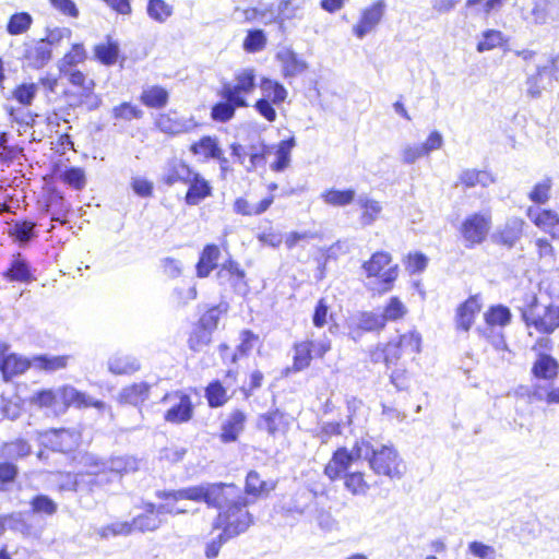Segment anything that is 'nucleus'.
Wrapping results in <instances>:
<instances>
[{
    "instance_id": "a18cd8bd",
    "label": "nucleus",
    "mask_w": 559,
    "mask_h": 559,
    "mask_svg": "<svg viewBox=\"0 0 559 559\" xmlns=\"http://www.w3.org/2000/svg\"><path fill=\"white\" fill-rule=\"evenodd\" d=\"M86 58V51L82 44H74L72 49L58 61L59 71L74 68L76 64L83 62Z\"/></svg>"
},
{
    "instance_id": "f257e3e1",
    "label": "nucleus",
    "mask_w": 559,
    "mask_h": 559,
    "mask_svg": "<svg viewBox=\"0 0 559 559\" xmlns=\"http://www.w3.org/2000/svg\"><path fill=\"white\" fill-rule=\"evenodd\" d=\"M228 485L225 483H204L199 486L182 488L179 490L157 491L160 499H173L175 501L188 499L197 502H205L209 507L222 508L224 501L223 490Z\"/></svg>"
},
{
    "instance_id": "3c124183",
    "label": "nucleus",
    "mask_w": 559,
    "mask_h": 559,
    "mask_svg": "<svg viewBox=\"0 0 559 559\" xmlns=\"http://www.w3.org/2000/svg\"><path fill=\"white\" fill-rule=\"evenodd\" d=\"M119 56V45L117 43L99 44L95 47V57L106 66L116 63Z\"/></svg>"
},
{
    "instance_id": "6e6552de",
    "label": "nucleus",
    "mask_w": 559,
    "mask_h": 559,
    "mask_svg": "<svg viewBox=\"0 0 559 559\" xmlns=\"http://www.w3.org/2000/svg\"><path fill=\"white\" fill-rule=\"evenodd\" d=\"M385 11V2L378 0L371 7L365 9L359 22L354 26L353 33L359 39H362L381 21Z\"/></svg>"
},
{
    "instance_id": "f03ea898",
    "label": "nucleus",
    "mask_w": 559,
    "mask_h": 559,
    "mask_svg": "<svg viewBox=\"0 0 559 559\" xmlns=\"http://www.w3.org/2000/svg\"><path fill=\"white\" fill-rule=\"evenodd\" d=\"M491 228V216L488 213H473L467 215L460 226V234L467 249L483 243Z\"/></svg>"
},
{
    "instance_id": "c756f323",
    "label": "nucleus",
    "mask_w": 559,
    "mask_h": 559,
    "mask_svg": "<svg viewBox=\"0 0 559 559\" xmlns=\"http://www.w3.org/2000/svg\"><path fill=\"white\" fill-rule=\"evenodd\" d=\"M271 156H273V159L270 163L271 168L274 171H280V145H263L261 152L250 154V163L252 167L263 166L267 163Z\"/></svg>"
},
{
    "instance_id": "f8f14e48",
    "label": "nucleus",
    "mask_w": 559,
    "mask_h": 559,
    "mask_svg": "<svg viewBox=\"0 0 559 559\" xmlns=\"http://www.w3.org/2000/svg\"><path fill=\"white\" fill-rule=\"evenodd\" d=\"M531 373L537 380H554L559 373V362L550 354L538 353L533 362Z\"/></svg>"
},
{
    "instance_id": "2eb2a0df",
    "label": "nucleus",
    "mask_w": 559,
    "mask_h": 559,
    "mask_svg": "<svg viewBox=\"0 0 559 559\" xmlns=\"http://www.w3.org/2000/svg\"><path fill=\"white\" fill-rule=\"evenodd\" d=\"M192 175L193 171L188 165L180 159L174 158L166 164L162 180L167 186H174L177 182L187 183Z\"/></svg>"
},
{
    "instance_id": "72a5a7b5",
    "label": "nucleus",
    "mask_w": 559,
    "mask_h": 559,
    "mask_svg": "<svg viewBox=\"0 0 559 559\" xmlns=\"http://www.w3.org/2000/svg\"><path fill=\"white\" fill-rule=\"evenodd\" d=\"M109 469L115 479H119L123 473L134 472L138 469V462L131 456L112 457L108 463H103Z\"/></svg>"
},
{
    "instance_id": "20e7f679",
    "label": "nucleus",
    "mask_w": 559,
    "mask_h": 559,
    "mask_svg": "<svg viewBox=\"0 0 559 559\" xmlns=\"http://www.w3.org/2000/svg\"><path fill=\"white\" fill-rule=\"evenodd\" d=\"M391 254L385 251H377L371 258L364 262L362 269L368 277L379 276L382 292H389L397 277V265L390 266L386 271H381L391 263Z\"/></svg>"
},
{
    "instance_id": "6ab92c4d",
    "label": "nucleus",
    "mask_w": 559,
    "mask_h": 559,
    "mask_svg": "<svg viewBox=\"0 0 559 559\" xmlns=\"http://www.w3.org/2000/svg\"><path fill=\"white\" fill-rule=\"evenodd\" d=\"M352 454L346 448H338L332 455V459L324 468V474L331 479L335 480L348 469L352 465Z\"/></svg>"
},
{
    "instance_id": "0eeeda50",
    "label": "nucleus",
    "mask_w": 559,
    "mask_h": 559,
    "mask_svg": "<svg viewBox=\"0 0 559 559\" xmlns=\"http://www.w3.org/2000/svg\"><path fill=\"white\" fill-rule=\"evenodd\" d=\"M52 58V50L44 40H31L24 44L23 60L28 68L39 70Z\"/></svg>"
},
{
    "instance_id": "052dcab7",
    "label": "nucleus",
    "mask_w": 559,
    "mask_h": 559,
    "mask_svg": "<svg viewBox=\"0 0 559 559\" xmlns=\"http://www.w3.org/2000/svg\"><path fill=\"white\" fill-rule=\"evenodd\" d=\"M258 342V336L251 331L245 330L240 334V344L237 346V352L233 355V361H236L238 356H246L252 350Z\"/></svg>"
},
{
    "instance_id": "79ce46f5",
    "label": "nucleus",
    "mask_w": 559,
    "mask_h": 559,
    "mask_svg": "<svg viewBox=\"0 0 559 559\" xmlns=\"http://www.w3.org/2000/svg\"><path fill=\"white\" fill-rule=\"evenodd\" d=\"M33 24V17L27 12H19L11 15L8 25L7 32L10 35H20L27 32Z\"/></svg>"
},
{
    "instance_id": "f3484780",
    "label": "nucleus",
    "mask_w": 559,
    "mask_h": 559,
    "mask_svg": "<svg viewBox=\"0 0 559 559\" xmlns=\"http://www.w3.org/2000/svg\"><path fill=\"white\" fill-rule=\"evenodd\" d=\"M554 82L550 71L544 66H538L536 73L526 79V94L532 98H538L544 90L552 87Z\"/></svg>"
},
{
    "instance_id": "e2e57ef3",
    "label": "nucleus",
    "mask_w": 559,
    "mask_h": 559,
    "mask_svg": "<svg viewBox=\"0 0 559 559\" xmlns=\"http://www.w3.org/2000/svg\"><path fill=\"white\" fill-rule=\"evenodd\" d=\"M330 305L328 304L325 298H320L314 307V311L312 314V323L316 328H322L328 323ZM333 318V314L330 313V319Z\"/></svg>"
},
{
    "instance_id": "09e8293b",
    "label": "nucleus",
    "mask_w": 559,
    "mask_h": 559,
    "mask_svg": "<svg viewBox=\"0 0 559 559\" xmlns=\"http://www.w3.org/2000/svg\"><path fill=\"white\" fill-rule=\"evenodd\" d=\"M503 40V34L500 31L487 29L483 32L481 38L477 43L476 50L478 52L492 50L493 48L502 46Z\"/></svg>"
},
{
    "instance_id": "b1692460",
    "label": "nucleus",
    "mask_w": 559,
    "mask_h": 559,
    "mask_svg": "<svg viewBox=\"0 0 559 559\" xmlns=\"http://www.w3.org/2000/svg\"><path fill=\"white\" fill-rule=\"evenodd\" d=\"M245 420L246 416L241 411H234L222 425L221 440L225 443L236 441L243 430Z\"/></svg>"
},
{
    "instance_id": "13d9d810",
    "label": "nucleus",
    "mask_w": 559,
    "mask_h": 559,
    "mask_svg": "<svg viewBox=\"0 0 559 559\" xmlns=\"http://www.w3.org/2000/svg\"><path fill=\"white\" fill-rule=\"evenodd\" d=\"M37 94V85L21 84L13 91V97L22 105L29 106Z\"/></svg>"
},
{
    "instance_id": "4be33fe9",
    "label": "nucleus",
    "mask_w": 559,
    "mask_h": 559,
    "mask_svg": "<svg viewBox=\"0 0 559 559\" xmlns=\"http://www.w3.org/2000/svg\"><path fill=\"white\" fill-rule=\"evenodd\" d=\"M307 62L292 49L282 50V75L293 79L307 70Z\"/></svg>"
},
{
    "instance_id": "5fc2aeb1",
    "label": "nucleus",
    "mask_w": 559,
    "mask_h": 559,
    "mask_svg": "<svg viewBox=\"0 0 559 559\" xmlns=\"http://www.w3.org/2000/svg\"><path fill=\"white\" fill-rule=\"evenodd\" d=\"M211 337L212 332L198 324L188 340L190 349L200 352L204 346L210 344Z\"/></svg>"
},
{
    "instance_id": "a19ab883",
    "label": "nucleus",
    "mask_w": 559,
    "mask_h": 559,
    "mask_svg": "<svg viewBox=\"0 0 559 559\" xmlns=\"http://www.w3.org/2000/svg\"><path fill=\"white\" fill-rule=\"evenodd\" d=\"M312 343L304 342L296 344L294 347L293 355V369L295 371H300L307 368L310 365L312 359Z\"/></svg>"
},
{
    "instance_id": "6e6d98bb",
    "label": "nucleus",
    "mask_w": 559,
    "mask_h": 559,
    "mask_svg": "<svg viewBox=\"0 0 559 559\" xmlns=\"http://www.w3.org/2000/svg\"><path fill=\"white\" fill-rule=\"evenodd\" d=\"M205 395L211 407H219L227 401L226 390L218 381L209 384Z\"/></svg>"
},
{
    "instance_id": "2f4dec72",
    "label": "nucleus",
    "mask_w": 559,
    "mask_h": 559,
    "mask_svg": "<svg viewBox=\"0 0 559 559\" xmlns=\"http://www.w3.org/2000/svg\"><path fill=\"white\" fill-rule=\"evenodd\" d=\"M32 447L24 439H17L12 442L4 443L0 449V457L5 460H19L31 454Z\"/></svg>"
},
{
    "instance_id": "a878e982",
    "label": "nucleus",
    "mask_w": 559,
    "mask_h": 559,
    "mask_svg": "<svg viewBox=\"0 0 559 559\" xmlns=\"http://www.w3.org/2000/svg\"><path fill=\"white\" fill-rule=\"evenodd\" d=\"M58 394L66 405L74 404L76 406H104L103 402H93V399L91 396L78 391L75 388L70 385L61 388Z\"/></svg>"
},
{
    "instance_id": "393cba45",
    "label": "nucleus",
    "mask_w": 559,
    "mask_h": 559,
    "mask_svg": "<svg viewBox=\"0 0 559 559\" xmlns=\"http://www.w3.org/2000/svg\"><path fill=\"white\" fill-rule=\"evenodd\" d=\"M150 384L146 382L133 383L120 392V401L133 406L144 403L150 395Z\"/></svg>"
},
{
    "instance_id": "cd10ccee",
    "label": "nucleus",
    "mask_w": 559,
    "mask_h": 559,
    "mask_svg": "<svg viewBox=\"0 0 559 559\" xmlns=\"http://www.w3.org/2000/svg\"><path fill=\"white\" fill-rule=\"evenodd\" d=\"M219 257V249L215 245L204 247L199 262L197 264V274L199 277H206L213 269L216 267V261Z\"/></svg>"
},
{
    "instance_id": "7ed1b4c3",
    "label": "nucleus",
    "mask_w": 559,
    "mask_h": 559,
    "mask_svg": "<svg viewBox=\"0 0 559 559\" xmlns=\"http://www.w3.org/2000/svg\"><path fill=\"white\" fill-rule=\"evenodd\" d=\"M369 465L378 475L389 476L390 478H401L403 475V471L401 469L402 461L393 447H373Z\"/></svg>"
},
{
    "instance_id": "864d4df0",
    "label": "nucleus",
    "mask_w": 559,
    "mask_h": 559,
    "mask_svg": "<svg viewBox=\"0 0 559 559\" xmlns=\"http://www.w3.org/2000/svg\"><path fill=\"white\" fill-rule=\"evenodd\" d=\"M345 488L353 495H365L369 489L360 472L347 473L344 476Z\"/></svg>"
},
{
    "instance_id": "c85d7f7f",
    "label": "nucleus",
    "mask_w": 559,
    "mask_h": 559,
    "mask_svg": "<svg viewBox=\"0 0 559 559\" xmlns=\"http://www.w3.org/2000/svg\"><path fill=\"white\" fill-rule=\"evenodd\" d=\"M559 328V306L549 305L540 319L535 323V330L543 334H551Z\"/></svg>"
},
{
    "instance_id": "4d7b16f0",
    "label": "nucleus",
    "mask_w": 559,
    "mask_h": 559,
    "mask_svg": "<svg viewBox=\"0 0 559 559\" xmlns=\"http://www.w3.org/2000/svg\"><path fill=\"white\" fill-rule=\"evenodd\" d=\"M406 312V308L397 297H391L388 305L384 307L381 316L388 321H395L401 319Z\"/></svg>"
},
{
    "instance_id": "58836bf2",
    "label": "nucleus",
    "mask_w": 559,
    "mask_h": 559,
    "mask_svg": "<svg viewBox=\"0 0 559 559\" xmlns=\"http://www.w3.org/2000/svg\"><path fill=\"white\" fill-rule=\"evenodd\" d=\"M246 498H239L234 501L227 509V523L226 524H250L252 519L246 520L249 512L246 510Z\"/></svg>"
},
{
    "instance_id": "4c0bfd02",
    "label": "nucleus",
    "mask_w": 559,
    "mask_h": 559,
    "mask_svg": "<svg viewBox=\"0 0 559 559\" xmlns=\"http://www.w3.org/2000/svg\"><path fill=\"white\" fill-rule=\"evenodd\" d=\"M68 358V356H35L32 359V366L45 371H56L66 368Z\"/></svg>"
},
{
    "instance_id": "a211bd4d",
    "label": "nucleus",
    "mask_w": 559,
    "mask_h": 559,
    "mask_svg": "<svg viewBox=\"0 0 559 559\" xmlns=\"http://www.w3.org/2000/svg\"><path fill=\"white\" fill-rule=\"evenodd\" d=\"M3 277L10 282L31 283L35 280L29 263L19 253L3 272Z\"/></svg>"
},
{
    "instance_id": "bf43d9fd",
    "label": "nucleus",
    "mask_w": 559,
    "mask_h": 559,
    "mask_svg": "<svg viewBox=\"0 0 559 559\" xmlns=\"http://www.w3.org/2000/svg\"><path fill=\"white\" fill-rule=\"evenodd\" d=\"M404 352L417 354L420 352L421 335L416 331H411L400 336L397 342Z\"/></svg>"
},
{
    "instance_id": "338daca9",
    "label": "nucleus",
    "mask_w": 559,
    "mask_h": 559,
    "mask_svg": "<svg viewBox=\"0 0 559 559\" xmlns=\"http://www.w3.org/2000/svg\"><path fill=\"white\" fill-rule=\"evenodd\" d=\"M264 45L265 36L260 29L250 31L243 41V48L249 52L259 51Z\"/></svg>"
},
{
    "instance_id": "aec40b11",
    "label": "nucleus",
    "mask_w": 559,
    "mask_h": 559,
    "mask_svg": "<svg viewBox=\"0 0 559 559\" xmlns=\"http://www.w3.org/2000/svg\"><path fill=\"white\" fill-rule=\"evenodd\" d=\"M46 443L53 451L67 453L75 448L76 438L67 429L51 430L46 433Z\"/></svg>"
},
{
    "instance_id": "774afa93",
    "label": "nucleus",
    "mask_w": 559,
    "mask_h": 559,
    "mask_svg": "<svg viewBox=\"0 0 559 559\" xmlns=\"http://www.w3.org/2000/svg\"><path fill=\"white\" fill-rule=\"evenodd\" d=\"M551 187L550 179H546L542 182H538L534 186L533 190L530 192V199L534 203L544 204L549 199V190Z\"/></svg>"
},
{
    "instance_id": "8fccbe9b",
    "label": "nucleus",
    "mask_w": 559,
    "mask_h": 559,
    "mask_svg": "<svg viewBox=\"0 0 559 559\" xmlns=\"http://www.w3.org/2000/svg\"><path fill=\"white\" fill-rule=\"evenodd\" d=\"M237 107L241 106L225 99V102H219L212 107L211 117L215 121L227 122L234 117Z\"/></svg>"
},
{
    "instance_id": "0e129e2a",
    "label": "nucleus",
    "mask_w": 559,
    "mask_h": 559,
    "mask_svg": "<svg viewBox=\"0 0 559 559\" xmlns=\"http://www.w3.org/2000/svg\"><path fill=\"white\" fill-rule=\"evenodd\" d=\"M538 306V298L536 295H532L524 308H521V317L527 326H534L537 319H540L543 314L535 312Z\"/></svg>"
},
{
    "instance_id": "37998d69",
    "label": "nucleus",
    "mask_w": 559,
    "mask_h": 559,
    "mask_svg": "<svg viewBox=\"0 0 559 559\" xmlns=\"http://www.w3.org/2000/svg\"><path fill=\"white\" fill-rule=\"evenodd\" d=\"M274 485H269L260 478L255 471H250L246 478V492L254 497L266 495L274 489Z\"/></svg>"
},
{
    "instance_id": "9d476101",
    "label": "nucleus",
    "mask_w": 559,
    "mask_h": 559,
    "mask_svg": "<svg viewBox=\"0 0 559 559\" xmlns=\"http://www.w3.org/2000/svg\"><path fill=\"white\" fill-rule=\"evenodd\" d=\"M156 124L162 132L173 135L189 132L195 127L192 118L178 117L176 111L160 115Z\"/></svg>"
},
{
    "instance_id": "69168bd1",
    "label": "nucleus",
    "mask_w": 559,
    "mask_h": 559,
    "mask_svg": "<svg viewBox=\"0 0 559 559\" xmlns=\"http://www.w3.org/2000/svg\"><path fill=\"white\" fill-rule=\"evenodd\" d=\"M35 224L32 222L23 221L16 222L13 226V235L21 242H28L33 239L35 234Z\"/></svg>"
},
{
    "instance_id": "680f3d73",
    "label": "nucleus",
    "mask_w": 559,
    "mask_h": 559,
    "mask_svg": "<svg viewBox=\"0 0 559 559\" xmlns=\"http://www.w3.org/2000/svg\"><path fill=\"white\" fill-rule=\"evenodd\" d=\"M306 0H282V21L284 19L301 17Z\"/></svg>"
},
{
    "instance_id": "39448f33",
    "label": "nucleus",
    "mask_w": 559,
    "mask_h": 559,
    "mask_svg": "<svg viewBox=\"0 0 559 559\" xmlns=\"http://www.w3.org/2000/svg\"><path fill=\"white\" fill-rule=\"evenodd\" d=\"M236 84L224 83L221 91V96L224 99L235 102L240 106H247L243 95L251 93L255 87V74L252 69H245L236 74Z\"/></svg>"
},
{
    "instance_id": "de8ad7c7",
    "label": "nucleus",
    "mask_w": 559,
    "mask_h": 559,
    "mask_svg": "<svg viewBox=\"0 0 559 559\" xmlns=\"http://www.w3.org/2000/svg\"><path fill=\"white\" fill-rule=\"evenodd\" d=\"M243 16L246 21H259L264 24L276 22L280 16V5L271 8L270 10L249 8L243 11Z\"/></svg>"
},
{
    "instance_id": "dca6fc26",
    "label": "nucleus",
    "mask_w": 559,
    "mask_h": 559,
    "mask_svg": "<svg viewBox=\"0 0 559 559\" xmlns=\"http://www.w3.org/2000/svg\"><path fill=\"white\" fill-rule=\"evenodd\" d=\"M5 348L7 346L4 345L3 349L0 350V371L4 380L9 381L12 377L26 371L32 366V361L23 359L15 354L4 356Z\"/></svg>"
},
{
    "instance_id": "ea45409f",
    "label": "nucleus",
    "mask_w": 559,
    "mask_h": 559,
    "mask_svg": "<svg viewBox=\"0 0 559 559\" xmlns=\"http://www.w3.org/2000/svg\"><path fill=\"white\" fill-rule=\"evenodd\" d=\"M357 203L364 210L360 217L361 224L364 226L371 225L377 219L382 210L380 203L376 200L362 195L358 198Z\"/></svg>"
},
{
    "instance_id": "603ef678",
    "label": "nucleus",
    "mask_w": 559,
    "mask_h": 559,
    "mask_svg": "<svg viewBox=\"0 0 559 559\" xmlns=\"http://www.w3.org/2000/svg\"><path fill=\"white\" fill-rule=\"evenodd\" d=\"M146 11L151 19L163 23L173 14V7L164 0H150Z\"/></svg>"
},
{
    "instance_id": "f704fd0d",
    "label": "nucleus",
    "mask_w": 559,
    "mask_h": 559,
    "mask_svg": "<svg viewBox=\"0 0 559 559\" xmlns=\"http://www.w3.org/2000/svg\"><path fill=\"white\" fill-rule=\"evenodd\" d=\"M357 328L365 332H380L385 328V320L381 313L362 311L357 317Z\"/></svg>"
},
{
    "instance_id": "4468645a",
    "label": "nucleus",
    "mask_w": 559,
    "mask_h": 559,
    "mask_svg": "<svg viewBox=\"0 0 559 559\" xmlns=\"http://www.w3.org/2000/svg\"><path fill=\"white\" fill-rule=\"evenodd\" d=\"M108 370L114 374H131L140 370L139 359L130 354L117 352L108 358Z\"/></svg>"
},
{
    "instance_id": "1a4fd4ad",
    "label": "nucleus",
    "mask_w": 559,
    "mask_h": 559,
    "mask_svg": "<svg viewBox=\"0 0 559 559\" xmlns=\"http://www.w3.org/2000/svg\"><path fill=\"white\" fill-rule=\"evenodd\" d=\"M481 310V304L477 295L469 296L459 305L455 312V325L457 330L468 332L474 324L476 314Z\"/></svg>"
},
{
    "instance_id": "c03bdc74",
    "label": "nucleus",
    "mask_w": 559,
    "mask_h": 559,
    "mask_svg": "<svg viewBox=\"0 0 559 559\" xmlns=\"http://www.w3.org/2000/svg\"><path fill=\"white\" fill-rule=\"evenodd\" d=\"M194 154H202L206 158H215L221 156V147L217 140L212 136H203L199 142L191 146Z\"/></svg>"
},
{
    "instance_id": "ddd939ff",
    "label": "nucleus",
    "mask_w": 559,
    "mask_h": 559,
    "mask_svg": "<svg viewBox=\"0 0 559 559\" xmlns=\"http://www.w3.org/2000/svg\"><path fill=\"white\" fill-rule=\"evenodd\" d=\"M523 225L524 222L521 218L507 219L503 228L492 235V241L512 248L522 236Z\"/></svg>"
},
{
    "instance_id": "bb28decb",
    "label": "nucleus",
    "mask_w": 559,
    "mask_h": 559,
    "mask_svg": "<svg viewBox=\"0 0 559 559\" xmlns=\"http://www.w3.org/2000/svg\"><path fill=\"white\" fill-rule=\"evenodd\" d=\"M169 98L168 92L159 86L153 85L143 90L141 102L150 108H163L167 105Z\"/></svg>"
},
{
    "instance_id": "473e14b6",
    "label": "nucleus",
    "mask_w": 559,
    "mask_h": 559,
    "mask_svg": "<svg viewBox=\"0 0 559 559\" xmlns=\"http://www.w3.org/2000/svg\"><path fill=\"white\" fill-rule=\"evenodd\" d=\"M484 319L487 325L506 326L510 324L512 319L511 310L504 305H493L488 308L484 314Z\"/></svg>"
},
{
    "instance_id": "412c9836",
    "label": "nucleus",
    "mask_w": 559,
    "mask_h": 559,
    "mask_svg": "<svg viewBox=\"0 0 559 559\" xmlns=\"http://www.w3.org/2000/svg\"><path fill=\"white\" fill-rule=\"evenodd\" d=\"M178 403L173 405L165 414V420L171 424L189 421L193 415L191 399L187 394L178 395Z\"/></svg>"
},
{
    "instance_id": "c9c22d12",
    "label": "nucleus",
    "mask_w": 559,
    "mask_h": 559,
    "mask_svg": "<svg viewBox=\"0 0 559 559\" xmlns=\"http://www.w3.org/2000/svg\"><path fill=\"white\" fill-rule=\"evenodd\" d=\"M273 202L272 197L264 198L257 204L249 203L243 198H238L234 203V211L241 215H259L265 212Z\"/></svg>"
},
{
    "instance_id": "7c9ffc66",
    "label": "nucleus",
    "mask_w": 559,
    "mask_h": 559,
    "mask_svg": "<svg viewBox=\"0 0 559 559\" xmlns=\"http://www.w3.org/2000/svg\"><path fill=\"white\" fill-rule=\"evenodd\" d=\"M61 75L68 78V81L76 87L81 88V96L88 97L95 87V82L92 79H87L86 75L74 68L66 69V71H59Z\"/></svg>"
},
{
    "instance_id": "423d86ee",
    "label": "nucleus",
    "mask_w": 559,
    "mask_h": 559,
    "mask_svg": "<svg viewBox=\"0 0 559 559\" xmlns=\"http://www.w3.org/2000/svg\"><path fill=\"white\" fill-rule=\"evenodd\" d=\"M216 278L221 286L230 287L238 295H245L248 292L245 272L235 261L230 260L224 263L217 272Z\"/></svg>"
},
{
    "instance_id": "49530a36",
    "label": "nucleus",
    "mask_w": 559,
    "mask_h": 559,
    "mask_svg": "<svg viewBox=\"0 0 559 559\" xmlns=\"http://www.w3.org/2000/svg\"><path fill=\"white\" fill-rule=\"evenodd\" d=\"M535 224L547 233H549L554 238H559V215L549 211L544 210L538 216L535 218Z\"/></svg>"
},
{
    "instance_id": "5701e85b",
    "label": "nucleus",
    "mask_w": 559,
    "mask_h": 559,
    "mask_svg": "<svg viewBox=\"0 0 559 559\" xmlns=\"http://www.w3.org/2000/svg\"><path fill=\"white\" fill-rule=\"evenodd\" d=\"M187 183H189V189L186 194L187 204L197 205L206 197L211 195V186L199 174L193 173L191 179Z\"/></svg>"
},
{
    "instance_id": "e433bc0d",
    "label": "nucleus",
    "mask_w": 559,
    "mask_h": 559,
    "mask_svg": "<svg viewBox=\"0 0 559 559\" xmlns=\"http://www.w3.org/2000/svg\"><path fill=\"white\" fill-rule=\"evenodd\" d=\"M356 192L354 189H345V190H336L330 189L325 190L321 198L326 204L333 206H345L350 204L355 200Z\"/></svg>"
},
{
    "instance_id": "9b49d317",
    "label": "nucleus",
    "mask_w": 559,
    "mask_h": 559,
    "mask_svg": "<svg viewBox=\"0 0 559 559\" xmlns=\"http://www.w3.org/2000/svg\"><path fill=\"white\" fill-rule=\"evenodd\" d=\"M219 531L215 536H213L212 540L206 544L205 547V557L207 559H214L218 556L221 547L227 543L229 539L240 535L245 532L243 527L240 526H214L212 531V535Z\"/></svg>"
}]
</instances>
